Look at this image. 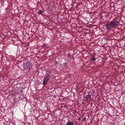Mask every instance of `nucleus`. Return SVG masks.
<instances>
[{
  "label": "nucleus",
  "mask_w": 125,
  "mask_h": 125,
  "mask_svg": "<svg viewBox=\"0 0 125 125\" xmlns=\"http://www.w3.org/2000/svg\"><path fill=\"white\" fill-rule=\"evenodd\" d=\"M118 25V22L117 21H113L106 23L104 25V27L107 30H109Z\"/></svg>",
  "instance_id": "1"
},
{
  "label": "nucleus",
  "mask_w": 125,
  "mask_h": 125,
  "mask_svg": "<svg viewBox=\"0 0 125 125\" xmlns=\"http://www.w3.org/2000/svg\"><path fill=\"white\" fill-rule=\"evenodd\" d=\"M23 67L25 70H29L31 69L32 67V64L30 62H27L25 63H24Z\"/></svg>",
  "instance_id": "2"
},
{
  "label": "nucleus",
  "mask_w": 125,
  "mask_h": 125,
  "mask_svg": "<svg viewBox=\"0 0 125 125\" xmlns=\"http://www.w3.org/2000/svg\"><path fill=\"white\" fill-rule=\"evenodd\" d=\"M50 76L49 75H47L44 78L42 83V84L44 86L46 84L47 82L50 79Z\"/></svg>",
  "instance_id": "3"
},
{
  "label": "nucleus",
  "mask_w": 125,
  "mask_h": 125,
  "mask_svg": "<svg viewBox=\"0 0 125 125\" xmlns=\"http://www.w3.org/2000/svg\"><path fill=\"white\" fill-rule=\"evenodd\" d=\"M66 125H73V123L71 121H69L67 122Z\"/></svg>",
  "instance_id": "4"
},
{
  "label": "nucleus",
  "mask_w": 125,
  "mask_h": 125,
  "mask_svg": "<svg viewBox=\"0 0 125 125\" xmlns=\"http://www.w3.org/2000/svg\"><path fill=\"white\" fill-rule=\"evenodd\" d=\"M86 98L85 100L88 99H89L90 98H91V96L90 95L88 94L86 96Z\"/></svg>",
  "instance_id": "5"
},
{
  "label": "nucleus",
  "mask_w": 125,
  "mask_h": 125,
  "mask_svg": "<svg viewBox=\"0 0 125 125\" xmlns=\"http://www.w3.org/2000/svg\"><path fill=\"white\" fill-rule=\"evenodd\" d=\"M68 56L70 57V58L71 59H72L73 58V56L70 54H68Z\"/></svg>",
  "instance_id": "6"
},
{
  "label": "nucleus",
  "mask_w": 125,
  "mask_h": 125,
  "mask_svg": "<svg viewBox=\"0 0 125 125\" xmlns=\"http://www.w3.org/2000/svg\"><path fill=\"white\" fill-rule=\"evenodd\" d=\"M43 13V12L41 10H40L38 12V14H42Z\"/></svg>",
  "instance_id": "7"
},
{
  "label": "nucleus",
  "mask_w": 125,
  "mask_h": 125,
  "mask_svg": "<svg viewBox=\"0 0 125 125\" xmlns=\"http://www.w3.org/2000/svg\"><path fill=\"white\" fill-rule=\"evenodd\" d=\"M92 60L94 61H95L96 59L95 57H92Z\"/></svg>",
  "instance_id": "8"
},
{
  "label": "nucleus",
  "mask_w": 125,
  "mask_h": 125,
  "mask_svg": "<svg viewBox=\"0 0 125 125\" xmlns=\"http://www.w3.org/2000/svg\"><path fill=\"white\" fill-rule=\"evenodd\" d=\"M57 63H57V62L56 61H55V64L56 65V64H57Z\"/></svg>",
  "instance_id": "9"
},
{
  "label": "nucleus",
  "mask_w": 125,
  "mask_h": 125,
  "mask_svg": "<svg viewBox=\"0 0 125 125\" xmlns=\"http://www.w3.org/2000/svg\"><path fill=\"white\" fill-rule=\"evenodd\" d=\"M86 120V118H85V117H84V118H83V120L84 121H85Z\"/></svg>",
  "instance_id": "10"
},
{
  "label": "nucleus",
  "mask_w": 125,
  "mask_h": 125,
  "mask_svg": "<svg viewBox=\"0 0 125 125\" xmlns=\"http://www.w3.org/2000/svg\"><path fill=\"white\" fill-rule=\"evenodd\" d=\"M66 64H67L66 63H64V64L65 65H66Z\"/></svg>",
  "instance_id": "11"
},
{
  "label": "nucleus",
  "mask_w": 125,
  "mask_h": 125,
  "mask_svg": "<svg viewBox=\"0 0 125 125\" xmlns=\"http://www.w3.org/2000/svg\"><path fill=\"white\" fill-rule=\"evenodd\" d=\"M95 54L93 57H95Z\"/></svg>",
  "instance_id": "12"
},
{
  "label": "nucleus",
  "mask_w": 125,
  "mask_h": 125,
  "mask_svg": "<svg viewBox=\"0 0 125 125\" xmlns=\"http://www.w3.org/2000/svg\"><path fill=\"white\" fill-rule=\"evenodd\" d=\"M80 118H79V120H80Z\"/></svg>",
  "instance_id": "13"
}]
</instances>
